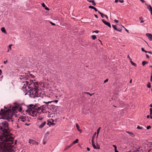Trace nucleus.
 Listing matches in <instances>:
<instances>
[{"label": "nucleus", "instance_id": "1", "mask_svg": "<svg viewBox=\"0 0 152 152\" xmlns=\"http://www.w3.org/2000/svg\"><path fill=\"white\" fill-rule=\"evenodd\" d=\"M4 109H1L0 111V118L1 119H6L8 121L12 122L13 121L12 119V116L14 115L15 113L17 112L18 110V106H15L12 107L10 106L7 108L5 106L4 107Z\"/></svg>", "mask_w": 152, "mask_h": 152}, {"label": "nucleus", "instance_id": "2", "mask_svg": "<svg viewBox=\"0 0 152 152\" xmlns=\"http://www.w3.org/2000/svg\"><path fill=\"white\" fill-rule=\"evenodd\" d=\"M26 112L32 116H37V113H39V111L37 110V108L33 107L31 105L28 106V109L26 110Z\"/></svg>", "mask_w": 152, "mask_h": 152}, {"label": "nucleus", "instance_id": "3", "mask_svg": "<svg viewBox=\"0 0 152 152\" xmlns=\"http://www.w3.org/2000/svg\"><path fill=\"white\" fill-rule=\"evenodd\" d=\"M28 89H30V90H28V92L29 96L31 98H35L37 97L40 96V94H38L37 92V90L35 88H33L32 87L28 86Z\"/></svg>", "mask_w": 152, "mask_h": 152}, {"label": "nucleus", "instance_id": "4", "mask_svg": "<svg viewBox=\"0 0 152 152\" xmlns=\"http://www.w3.org/2000/svg\"><path fill=\"white\" fill-rule=\"evenodd\" d=\"M47 104L39 106V107H37V110H38L39 111L41 110L42 112L44 113L47 109V108H49L50 105L48 104Z\"/></svg>", "mask_w": 152, "mask_h": 152}, {"label": "nucleus", "instance_id": "5", "mask_svg": "<svg viewBox=\"0 0 152 152\" xmlns=\"http://www.w3.org/2000/svg\"><path fill=\"white\" fill-rule=\"evenodd\" d=\"M22 83L21 84L23 85V86L22 87V89H25V90H27V86H29V82L26 80L25 81H22Z\"/></svg>", "mask_w": 152, "mask_h": 152}, {"label": "nucleus", "instance_id": "6", "mask_svg": "<svg viewBox=\"0 0 152 152\" xmlns=\"http://www.w3.org/2000/svg\"><path fill=\"white\" fill-rule=\"evenodd\" d=\"M26 75H19V77L20 79L21 80L22 82L23 81H24L27 79V77Z\"/></svg>", "mask_w": 152, "mask_h": 152}, {"label": "nucleus", "instance_id": "7", "mask_svg": "<svg viewBox=\"0 0 152 152\" xmlns=\"http://www.w3.org/2000/svg\"><path fill=\"white\" fill-rule=\"evenodd\" d=\"M89 98H87V95L83 92L82 93V96L81 99L82 100L86 101Z\"/></svg>", "mask_w": 152, "mask_h": 152}, {"label": "nucleus", "instance_id": "8", "mask_svg": "<svg viewBox=\"0 0 152 152\" xmlns=\"http://www.w3.org/2000/svg\"><path fill=\"white\" fill-rule=\"evenodd\" d=\"M102 21L103 22V23L104 24H105V25L108 26L110 28L111 27V26L110 24L109 23L107 22L105 20H104V19L102 20Z\"/></svg>", "mask_w": 152, "mask_h": 152}, {"label": "nucleus", "instance_id": "9", "mask_svg": "<svg viewBox=\"0 0 152 152\" xmlns=\"http://www.w3.org/2000/svg\"><path fill=\"white\" fill-rule=\"evenodd\" d=\"M145 5L147 6V8L151 12V15H152V7L150 5H148L145 4Z\"/></svg>", "mask_w": 152, "mask_h": 152}, {"label": "nucleus", "instance_id": "10", "mask_svg": "<svg viewBox=\"0 0 152 152\" xmlns=\"http://www.w3.org/2000/svg\"><path fill=\"white\" fill-rule=\"evenodd\" d=\"M146 35L150 41H152V35L150 33H146Z\"/></svg>", "mask_w": 152, "mask_h": 152}, {"label": "nucleus", "instance_id": "11", "mask_svg": "<svg viewBox=\"0 0 152 152\" xmlns=\"http://www.w3.org/2000/svg\"><path fill=\"white\" fill-rule=\"evenodd\" d=\"M58 100H53L51 101H48V102H44L43 103L47 104H49L50 103H54L56 102L57 103L58 102Z\"/></svg>", "mask_w": 152, "mask_h": 152}, {"label": "nucleus", "instance_id": "12", "mask_svg": "<svg viewBox=\"0 0 152 152\" xmlns=\"http://www.w3.org/2000/svg\"><path fill=\"white\" fill-rule=\"evenodd\" d=\"M46 123V122L45 121H44L39 126V129L42 128L45 125V124Z\"/></svg>", "mask_w": 152, "mask_h": 152}, {"label": "nucleus", "instance_id": "13", "mask_svg": "<svg viewBox=\"0 0 152 152\" xmlns=\"http://www.w3.org/2000/svg\"><path fill=\"white\" fill-rule=\"evenodd\" d=\"M49 108H50L51 110H56V107L54 105L52 104L50 105Z\"/></svg>", "mask_w": 152, "mask_h": 152}, {"label": "nucleus", "instance_id": "14", "mask_svg": "<svg viewBox=\"0 0 152 152\" xmlns=\"http://www.w3.org/2000/svg\"><path fill=\"white\" fill-rule=\"evenodd\" d=\"M112 26L113 28V29L117 31H119V32H121V31H122V29L121 28V29H118L114 25H112Z\"/></svg>", "mask_w": 152, "mask_h": 152}, {"label": "nucleus", "instance_id": "15", "mask_svg": "<svg viewBox=\"0 0 152 152\" xmlns=\"http://www.w3.org/2000/svg\"><path fill=\"white\" fill-rule=\"evenodd\" d=\"M26 117L25 116H21V117L20 118V121L23 122H24L26 120Z\"/></svg>", "mask_w": 152, "mask_h": 152}, {"label": "nucleus", "instance_id": "16", "mask_svg": "<svg viewBox=\"0 0 152 152\" xmlns=\"http://www.w3.org/2000/svg\"><path fill=\"white\" fill-rule=\"evenodd\" d=\"M123 102L122 101H118V102H117L118 105L117 106H115V105H113L115 107H119L122 104Z\"/></svg>", "mask_w": 152, "mask_h": 152}, {"label": "nucleus", "instance_id": "17", "mask_svg": "<svg viewBox=\"0 0 152 152\" xmlns=\"http://www.w3.org/2000/svg\"><path fill=\"white\" fill-rule=\"evenodd\" d=\"M37 119L39 120L40 121L38 122V123H40L41 122V121L42 120L44 119V117L40 116H38L37 117Z\"/></svg>", "mask_w": 152, "mask_h": 152}, {"label": "nucleus", "instance_id": "18", "mask_svg": "<svg viewBox=\"0 0 152 152\" xmlns=\"http://www.w3.org/2000/svg\"><path fill=\"white\" fill-rule=\"evenodd\" d=\"M29 142L30 144H35L36 141L32 139H29Z\"/></svg>", "mask_w": 152, "mask_h": 152}, {"label": "nucleus", "instance_id": "19", "mask_svg": "<svg viewBox=\"0 0 152 152\" xmlns=\"http://www.w3.org/2000/svg\"><path fill=\"white\" fill-rule=\"evenodd\" d=\"M31 105V107H34V108H37L38 107H39L40 105L38 104H36L35 105L33 104H30Z\"/></svg>", "mask_w": 152, "mask_h": 152}, {"label": "nucleus", "instance_id": "20", "mask_svg": "<svg viewBox=\"0 0 152 152\" xmlns=\"http://www.w3.org/2000/svg\"><path fill=\"white\" fill-rule=\"evenodd\" d=\"M88 7L89 8L94 9V10L95 11H96V12L98 11L97 10L95 7H94L93 6H90Z\"/></svg>", "mask_w": 152, "mask_h": 152}, {"label": "nucleus", "instance_id": "21", "mask_svg": "<svg viewBox=\"0 0 152 152\" xmlns=\"http://www.w3.org/2000/svg\"><path fill=\"white\" fill-rule=\"evenodd\" d=\"M33 83V80H29V86L30 87H31L32 86V85H33L32 83Z\"/></svg>", "mask_w": 152, "mask_h": 152}, {"label": "nucleus", "instance_id": "22", "mask_svg": "<svg viewBox=\"0 0 152 152\" xmlns=\"http://www.w3.org/2000/svg\"><path fill=\"white\" fill-rule=\"evenodd\" d=\"M92 145L94 148L95 149H99L100 148V146L99 145H98L97 147L96 146L95 144L93 145Z\"/></svg>", "mask_w": 152, "mask_h": 152}, {"label": "nucleus", "instance_id": "23", "mask_svg": "<svg viewBox=\"0 0 152 152\" xmlns=\"http://www.w3.org/2000/svg\"><path fill=\"white\" fill-rule=\"evenodd\" d=\"M1 30L2 32H3L5 34L7 33L6 31L4 28L2 27L1 28Z\"/></svg>", "mask_w": 152, "mask_h": 152}, {"label": "nucleus", "instance_id": "24", "mask_svg": "<svg viewBox=\"0 0 152 152\" xmlns=\"http://www.w3.org/2000/svg\"><path fill=\"white\" fill-rule=\"evenodd\" d=\"M76 127L77 129V130L79 132H82V130L79 129V126L78 124H76Z\"/></svg>", "mask_w": 152, "mask_h": 152}, {"label": "nucleus", "instance_id": "25", "mask_svg": "<svg viewBox=\"0 0 152 152\" xmlns=\"http://www.w3.org/2000/svg\"><path fill=\"white\" fill-rule=\"evenodd\" d=\"M72 145V144L71 143L70 145H69L66 147L65 148L64 150L65 151L66 150L68 149L69 148H70Z\"/></svg>", "mask_w": 152, "mask_h": 152}, {"label": "nucleus", "instance_id": "26", "mask_svg": "<svg viewBox=\"0 0 152 152\" xmlns=\"http://www.w3.org/2000/svg\"><path fill=\"white\" fill-rule=\"evenodd\" d=\"M126 133H128L132 137H134V134L132 132L129 131L126 132Z\"/></svg>", "mask_w": 152, "mask_h": 152}, {"label": "nucleus", "instance_id": "27", "mask_svg": "<svg viewBox=\"0 0 152 152\" xmlns=\"http://www.w3.org/2000/svg\"><path fill=\"white\" fill-rule=\"evenodd\" d=\"M78 139H76L75 141H74L72 143V145H73L74 144H75L76 143H77L78 142Z\"/></svg>", "mask_w": 152, "mask_h": 152}, {"label": "nucleus", "instance_id": "28", "mask_svg": "<svg viewBox=\"0 0 152 152\" xmlns=\"http://www.w3.org/2000/svg\"><path fill=\"white\" fill-rule=\"evenodd\" d=\"M147 87L148 88H151V83L148 82L147 84Z\"/></svg>", "mask_w": 152, "mask_h": 152}, {"label": "nucleus", "instance_id": "29", "mask_svg": "<svg viewBox=\"0 0 152 152\" xmlns=\"http://www.w3.org/2000/svg\"><path fill=\"white\" fill-rule=\"evenodd\" d=\"M22 107L21 106H18V110L19 112H21L22 110Z\"/></svg>", "mask_w": 152, "mask_h": 152}, {"label": "nucleus", "instance_id": "30", "mask_svg": "<svg viewBox=\"0 0 152 152\" xmlns=\"http://www.w3.org/2000/svg\"><path fill=\"white\" fill-rule=\"evenodd\" d=\"M148 63V62L144 61L142 62V64L143 66H144L145 64H147Z\"/></svg>", "mask_w": 152, "mask_h": 152}, {"label": "nucleus", "instance_id": "31", "mask_svg": "<svg viewBox=\"0 0 152 152\" xmlns=\"http://www.w3.org/2000/svg\"><path fill=\"white\" fill-rule=\"evenodd\" d=\"M98 12L101 15V16L103 18H104V15L103 14V13L100 12L99 11H98Z\"/></svg>", "mask_w": 152, "mask_h": 152}, {"label": "nucleus", "instance_id": "32", "mask_svg": "<svg viewBox=\"0 0 152 152\" xmlns=\"http://www.w3.org/2000/svg\"><path fill=\"white\" fill-rule=\"evenodd\" d=\"M90 3H92V4L94 6H95L96 5V3L94 2V0L90 1Z\"/></svg>", "mask_w": 152, "mask_h": 152}, {"label": "nucleus", "instance_id": "33", "mask_svg": "<svg viewBox=\"0 0 152 152\" xmlns=\"http://www.w3.org/2000/svg\"><path fill=\"white\" fill-rule=\"evenodd\" d=\"M130 62L131 63V64H132V65H133L135 66H137V64L134 63L132 62V61H131Z\"/></svg>", "mask_w": 152, "mask_h": 152}, {"label": "nucleus", "instance_id": "34", "mask_svg": "<svg viewBox=\"0 0 152 152\" xmlns=\"http://www.w3.org/2000/svg\"><path fill=\"white\" fill-rule=\"evenodd\" d=\"M91 37L93 40H94L96 38V36L95 35H93Z\"/></svg>", "mask_w": 152, "mask_h": 152}, {"label": "nucleus", "instance_id": "35", "mask_svg": "<svg viewBox=\"0 0 152 152\" xmlns=\"http://www.w3.org/2000/svg\"><path fill=\"white\" fill-rule=\"evenodd\" d=\"M94 136L92 139V145H94L95 144L94 142Z\"/></svg>", "mask_w": 152, "mask_h": 152}, {"label": "nucleus", "instance_id": "36", "mask_svg": "<svg viewBox=\"0 0 152 152\" xmlns=\"http://www.w3.org/2000/svg\"><path fill=\"white\" fill-rule=\"evenodd\" d=\"M101 129V127H99V128L97 130V136H98L99 133V132L100 130Z\"/></svg>", "mask_w": 152, "mask_h": 152}, {"label": "nucleus", "instance_id": "37", "mask_svg": "<svg viewBox=\"0 0 152 152\" xmlns=\"http://www.w3.org/2000/svg\"><path fill=\"white\" fill-rule=\"evenodd\" d=\"M140 19L141 20V23H143L144 22V21L142 20V17H140Z\"/></svg>", "mask_w": 152, "mask_h": 152}, {"label": "nucleus", "instance_id": "38", "mask_svg": "<svg viewBox=\"0 0 152 152\" xmlns=\"http://www.w3.org/2000/svg\"><path fill=\"white\" fill-rule=\"evenodd\" d=\"M150 116H151L152 115V109L150 108Z\"/></svg>", "mask_w": 152, "mask_h": 152}, {"label": "nucleus", "instance_id": "39", "mask_svg": "<svg viewBox=\"0 0 152 152\" xmlns=\"http://www.w3.org/2000/svg\"><path fill=\"white\" fill-rule=\"evenodd\" d=\"M127 58L129 59L130 62H131V61H132V59L131 58H130V57L129 55H128L127 56Z\"/></svg>", "mask_w": 152, "mask_h": 152}, {"label": "nucleus", "instance_id": "40", "mask_svg": "<svg viewBox=\"0 0 152 152\" xmlns=\"http://www.w3.org/2000/svg\"><path fill=\"white\" fill-rule=\"evenodd\" d=\"M142 51L145 52L146 53H147V51H146L144 50V49L143 48H141Z\"/></svg>", "mask_w": 152, "mask_h": 152}, {"label": "nucleus", "instance_id": "41", "mask_svg": "<svg viewBox=\"0 0 152 152\" xmlns=\"http://www.w3.org/2000/svg\"><path fill=\"white\" fill-rule=\"evenodd\" d=\"M137 129H142V127H140V126H137Z\"/></svg>", "mask_w": 152, "mask_h": 152}, {"label": "nucleus", "instance_id": "42", "mask_svg": "<svg viewBox=\"0 0 152 152\" xmlns=\"http://www.w3.org/2000/svg\"><path fill=\"white\" fill-rule=\"evenodd\" d=\"M151 128V126H147L146 128L147 129H150Z\"/></svg>", "mask_w": 152, "mask_h": 152}, {"label": "nucleus", "instance_id": "43", "mask_svg": "<svg viewBox=\"0 0 152 152\" xmlns=\"http://www.w3.org/2000/svg\"><path fill=\"white\" fill-rule=\"evenodd\" d=\"M42 7H46L45 5V4L44 3H43L42 4Z\"/></svg>", "mask_w": 152, "mask_h": 152}, {"label": "nucleus", "instance_id": "44", "mask_svg": "<svg viewBox=\"0 0 152 152\" xmlns=\"http://www.w3.org/2000/svg\"><path fill=\"white\" fill-rule=\"evenodd\" d=\"M99 31L98 30H96V31H93V33H99Z\"/></svg>", "mask_w": 152, "mask_h": 152}, {"label": "nucleus", "instance_id": "45", "mask_svg": "<svg viewBox=\"0 0 152 152\" xmlns=\"http://www.w3.org/2000/svg\"><path fill=\"white\" fill-rule=\"evenodd\" d=\"M45 10H49V8H48L47 7H45Z\"/></svg>", "mask_w": 152, "mask_h": 152}, {"label": "nucleus", "instance_id": "46", "mask_svg": "<svg viewBox=\"0 0 152 152\" xmlns=\"http://www.w3.org/2000/svg\"><path fill=\"white\" fill-rule=\"evenodd\" d=\"M108 80V79H106L104 81V83H105L107 82Z\"/></svg>", "mask_w": 152, "mask_h": 152}, {"label": "nucleus", "instance_id": "47", "mask_svg": "<svg viewBox=\"0 0 152 152\" xmlns=\"http://www.w3.org/2000/svg\"><path fill=\"white\" fill-rule=\"evenodd\" d=\"M11 46H12V44H10L9 45V48H10V50L11 49Z\"/></svg>", "mask_w": 152, "mask_h": 152}, {"label": "nucleus", "instance_id": "48", "mask_svg": "<svg viewBox=\"0 0 152 152\" xmlns=\"http://www.w3.org/2000/svg\"><path fill=\"white\" fill-rule=\"evenodd\" d=\"M123 27L125 28V31L128 33H129V30L127 29L126 28H125L124 27Z\"/></svg>", "mask_w": 152, "mask_h": 152}, {"label": "nucleus", "instance_id": "49", "mask_svg": "<svg viewBox=\"0 0 152 152\" xmlns=\"http://www.w3.org/2000/svg\"><path fill=\"white\" fill-rule=\"evenodd\" d=\"M114 21L116 23H118V22H119L118 20H115Z\"/></svg>", "mask_w": 152, "mask_h": 152}, {"label": "nucleus", "instance_id": "50", "mask_svg": "<svg viewBox=\"0 0 152 152\" xmlns=\"http://www.w3.org/2000/svg\"><path fill=\"white\" fill-rule=\"evenodd\" d=\"M119 1L121 3H122L124 2V0H119Z\"/></svg>", "mask_w": 152, "mask_h": 152}, {"label": "nucleus", "instance_id": "51", "mask_svg": "<svg viewBox=\"0 0 152 152\" xmlns=\"http://www.w3.org/2000/svg\"><path fill=\"white\" fill-rule=\"evenodd\" d=\"M83 93H84V94H87L89 95V94H90L89 92H84Z\"/></svg>", "mask_w": 152, "mask_h": 152}, {"label": "nucleus", "instance_id": "52", "mask_svg": "<svg viewBox=\"0 0 152 152\" xmlns=\"http://www.w3.org/2000/svg\"><path fill=\"white\" fill-rule=\"evenodd\" d=\"M50 23L51 24V25H53V26H55L56 25L55 24L53 23H52L51 22H50Z\"/></svg>", "mask_w": 152, "mask_h": 152}, {"label": "nucleus", "instance_id": "53", "mask_svg": "<svg viewBox=\"0 0 152 152\" xmlns=\"http://www.w3.org/2000/svg\"><path fill=\"white\" fill-rule=\"evenodd\" d=\"M47 124L48 125H49L50 126L51 125H50V122L47 123Z\"/></svg>", "mask_w": 152, "mask_h": 152}, {"label": "nucleus", "instance_id": "54", "mask_svg": "<svg viewBox=\"0 0 152 152\" xmlns=\"http://www.w3.org/2000/svg\"><path fill=\"white\" fill-rule=\"evenodd\" d=\"M7 60H6L4 62V64H7Z\"/></svg>", "mask_w": 152, "mask_h": 152}, {"label": "nucleus", "instance_id": "55", "mask_svg": "<svg viewBox=\"0 0 152 152\" xmlns=\"http://www.w3.org/2000/svg\"><path fill=\"white\" fill-rule=\"evenodd\" d=\"M104 16H105L107 19H108V16H107V15H104Z\"/></svg>", "mask_w": 152, "mask_h": 152}, {"label": "nucleus", "instance_id": "56", "mask_svg": "<svg viewBox=\"0 0 152 152\" xmlns=\"http://www.w3.org/2000/svg\"><path fill=\"white\" fill-rule=\"evenodd\" d=\"M94 16L96 18H98V16L97 15L95 14V15H94Z\"/></svg>", "mask_w": 152, "mask_h": 152}, {"label": "nucleus", "instance_id": "57", "mask_svg": "<svg viewBox=\"0 0 152 152\" xmlns=\"http://www.w3.org/2000/svg\"><path fill=\"white\" fill-rule=\"evenodd\" d=\"M147 53L152 54V52L151 51H147Z\"/></svg>", "mask_w": 152, "mask_h": 152}, {"label": "nucleus", "instance_id": "58", "mask_svg": "<svg viewBox=\"0 0 152 152\" xmlns=\"http://www.w3.org/2000/svg\"><path fill=\"white\" fill-rule=\"evenodd\" d=\"M113 147L114 148H117V147L116 146V145H113Z\"/></svg>", "mask_w": 152, "mask_h": 152}, {"label": "nucleus", "instance_id": "59", "mask_svg": "<svg viewBox=\"0 0 152 152\" xmlns=\"http://www.w3.org/2000/svg\"><path fill=\"white\" fill-rule=\"evenodd\" d=\"M115 152H119L117 150V148H115Z\"/></svg>", "mask_w": 152, "mask_h": 152}, {"label": "nucleus", "instance_id": "60", "mask_svg": "<svg viewBox=\"0 0 152 152\" xmlns=\"http://www.w3.org/2000/svg\"><path fill=\"white\" fill-rule=\"evenodd\" d=\"M87 149L88 151H90V149L88 147L87 148Z\"/></svg>", "mask_w": 152, "mask_h": 152}, {"label": "nucleus", "instance_id": "61", "mask_svg": "<svg viewBox=\"0 0 152 152\" xmlns=\"http://www.w3.org/2000/svg\"><path fill=\"white\" fill-rule=\"evenodd\" d=\"M150 81L151 82H152V76L151 75L150 79Z\"/></svg>", "mask_w": 152, "mask_h": 152}, {"label": "nucleus", "instance_id": "62", "mask_svg": "<svg viewBox=\"0 0 152 152\" xmlns=\"http://www.w3.org/2000/svg\"><path fill=\"white\" fill-rule=\"evenodd\" d=\"M55 124H54V123H52L51 122H50V125H55Z\"/></svg>", "mask_w": 152, "mask_h": 152}, {"label": "nucleus", "instance_id": "63", "mask_svg": "<svg viewBox=\"0 0 152 152\" xmlns=\"http://www.w3.org/2000/svg\"><path fill=\"white\" fill-rule=\"evenodd\" d=\"M94 93H92V94H89V95L91 96H92L94 94Z\"/></svg>", "mask_w": 152, "mask_h": 152}, {"label": "nucleus", "instance_id": "64", "mask_svg": "<svg viewBox=\"0 0 152 152\" xmlns=\"http://www.w3.org/2000/svg\"><path fill=\"white\" fill-rule=\"evenodd\" d=\"M142 3H144L145 1L144 0H140Z\"/></svg>", "mask_w": 152, "mask_h": 152}]
</instances>
